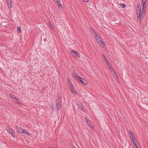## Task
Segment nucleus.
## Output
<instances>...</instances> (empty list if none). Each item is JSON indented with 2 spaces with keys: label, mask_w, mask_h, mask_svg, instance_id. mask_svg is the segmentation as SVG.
Returning <instances> with one entry per match:
<instances>
[{
  "label": "nucleus",
  "mask_w": 148,
  "mask_h": 148,
  "mask_svg": "<svg viewBox=\"0 0 148 148\" xmlns=\"http://www.w3.org/2000/svg\"><path fill=\"white\" fill-rule=\"evenodd\" d=\"M137 10L136 14L138 17L137 21L140 23H141L140 16L141 15V10L140 5L139 3H138L137 5Z\"/></svg>",
  "instance_id": "1"
},
{
  "label": "nucleus",
  "mask_w": 148,
  "mask_h": 148,
  "mask_svg": "<svg viewBox=\"0 0 148 148\" xmlns=\"http://www.w3.org/2000/svg\"><path fill=\"white\" fill-rule=\"evenodd\" d=\"M62 105L61 97H60L56 100V110L57 111H59L61 108Z\"/></svg>",
  "instance_id": "2"
},
{
  "label": "nucleus",
  "mask_w": 148,
  "mask_h": 148,
  "mask_svg": "<svg viewBox=\"0 0 148 148\" xmlns=\"http://www.w3.org/2000/svg\"><path fill=\"white\" fill-rule=\"evenodd\" d=\"M71 53L72 56L77 58H79L80 56V54L78 52L75 50H72L71 51Z\"/></svg>",
  "instance_id": "3"
},
{
  "label": "nucleus",
  "mask_w": 148,
  "mask_h": 148,
  "mask_svg": "<svg viewBox=\"0 0 148 148\" xmlns=\"http://www.w3.org/2000/svg\"><path fill=\"white\" fill-rule=\"evenodd\" d=\"M77 79L78 81L84 85H86V82L85 80L79 76H78Z\"/></svg>",
  "instance_id": "4"
},
{
  "label": "nucleus",
  "mask_w": 148,
  "mask_h": 148,
  "mask_svg": "<svg viewBox=\"0 0 148 148\" xmlns=\"http://www.w3.org/2000/svg\"><path fill=\"white\" fill-rule=\"evenodd\" d=\"M69 87L70 88V89L72 91V92L73 93H74L75 94H77V92L75 90H73V89L74 88V87L72 84L70 82L69 84Z\"/></svg>",
  "instance_id": "5"
},
{
  "label": "nucleus",
  "mask_w": 148,
  "mask_h": 148,
  "mask_svg": "<svg viewBox=\"0 0 148 148\" xmlns=\"http://www.w3.org/2000/svg\"><path fill=\"white\" fill-rule=\"evenodd\" d=\"M54 1L57 4L58 7L59 9H61L62 8V6L60 2V0H54Z\"/></svg>",
  "instance_id": "6"
},
{
  "label": "nucleus",
  "mask_w": 148,
  "mask_h": 148,
  "mask_svg": "<svg viewBox=\"0 0 148 148\" xmlns=\"http://www.w3.org/2000/svg\"><path fill=\"white\" fill-rule=\"evenodd\" d=\"M6 2L8 7L10 8H11L12 7V0H6Z\"/></svg>",
  "instance_id": "7"
},
{
  "label": "nucleus",
  "mask_w": 148,
  "mask_h": 148,
  "mask_svg": "<svg viewBox=\"0 0 148 148\" xmlns=\"http://www.w3.org/2000/svg\"><path fill=\"white\" fill-rule=\"evenodd\" d=\"M8 132L10 134H11L13 137H15V134L14 133L13 130H12V129H11V130H10V129H9L8 130Z\"/></svg>",
  "instance_id": "8"
},
{
  "label": "nucleus",
  "mask_w": 148,
  "mask_h": 148,
  "mask_svg": "<svg viewBox=\"0 0 148 148\" xmlns=\"http://www.w3.org/2000/svg\"><path fill=\"white\" fill-rule=\"evenodd\" d=\"M145 14V10H142V13H141V15L140 16V21H141V19H143L144 17V15Z\"/></svg>",
  "instance_id": "9"
},
{
  "label": "nucleus",
  "mask_w": 148,
  "mask_h": 148,
  "mask_svg": "<svg viewBox=\"0 0 148 148\" xmlns=\"http://www.w3.org/2000/svg\"><path fill=\"white\" fill-rule=\"evenodd\" d=\"M48 26L51 29H53V27L50 22H49L47 23Z\"/></svg>",
  "instance_id": "10"
},
{
  "label": "nucleus",
  "mask_w": 148,
  "mask_h": 148,
  "mask_svg": "<svg viewBox=\"0 0 148 148\" xmlns=\"http://www.w3.org/2000/svg\"><path fill=\"white\" fill-rule=\"evenodd\" d=\"M89 30L91 31H92V34L93 35H95V34H97L96 32L92 28H90L89 29Z\"/></svg>",
  "instance_id": "11"
},
{
  "label": "nucleus",
  "mask_w": 148,
  "mask_h": 148,
  "mask_svg": "<svg viewBox=\"0 0 148 148\" xmlns=\"http://www.w3.org/2000/svg\"><path fill=\"white\" fill-rule=\"evenodd\" d=\"M23 131V129L22 128L20 127H18L17 130L18 132L19 133H22Z\"/></svg>",
  "instance_id": "12"
},
{
  "label": "nucleus",
  "mask_w": 148,
  "mask_h": 148,
  "mask_svg": "<svg viewBox=\"0 0 148 148\" xmlns=\"http://www.w3.org/2000/svg\"><path fill=\"white\" fill-rule=\"evenodd\" d=\"M102 56H103L105 61L106 62H108V59H107L106 56L103 54H102Z\"/></svg>",
  "instance_id": "13"
},
{
  "label": "nucleus",
  "mask_w": 148,
  "mask_h": 148,
  "mask_svg": "<svg viewBox=\"0 0 148 148\" xmlns=\"http://www.w3.org/2000/svg\"><path fill=\"white\" fill-rule=\"evenodd\" d=\"M22 133H23L24 134H25L28 135L29 134V133L27 131L24 129H23V131Z\"/></svg>",
  "instance_id": "14"
},
{
  "label": "nucleus",
  "mask_w": 148,
  "mask_h": 148,
  "mask_svg": "<svg viewBox=\"0 0 148 148\" xmlns=\"http://www.w3.org/2000/svg\"><path fill=\"white\" fill-rule=\"evenodd\" d=\"M100 43L101 44H99L100 45L101 47L102 48H104L105 46V44L103 43L102 41L101 42V43Z\"/></svg>",
  "instance_id": "15"
},
{
  "label": "nucleus",
  "mask_w": 148,
  "mask_h": 148,
  "mask_svg": "<svg viewBox=\"0 0 148 148\" xmlns=\"http://www.w3.org/2000/svg\"><path fill=\"white\" fill-rule=\"evenodd\" d=\"M147 1V0H142V1L143 5H146Z\"/></svg>",
  "instance_id": "16"
},
{
  "label": "nucleus",
  "mask_w": 148,
  "mask_h": 148,
  "mask_svg": "<svg viewBox=\"0 0 148 148\" xmlns=\"http://www.w3.org/2000/svg\"><path fill=\"white\" fill-rule=\"evenodd\" d=\"M94 36L96 39L97 40H98V38H99V36L97 35V34H95V35H94Z\"/></svg>",
  "instance_id": "17"
},
{
  "label": "nucleus",
  "mask_w": 148,
  "mask_h": 148,
  "mask_svg": "<svg viewBox=\"0 0 148 148\" xmlns=\"http://www.w3.org/2000/svg\"><path fill=\"white\" fill-rule=\"evenodd\" d=\"M10 96L11 98H12V99H15L16 98V97L14 95H13L10 94Z\"/></svg>",
  "instance_id": "18"
},
{
  "label": "nucleus",
  "mask_w": 148,
  "mask_h": 148,
  "mask_svg": "<svg viewBox=\"0 0 148 148\" xmlns=\"http://www.w3.org/2000/svg\"><path fill=\"white\" fill-rule=\"evenodd\" d=\"M132 143L134 148H138V147L137 146L136 144L135 143V142H134Z\"/></svg>",
  "instance_id": "19"
},
{
  "label": "nucleus",
  "mask_w": 148,
  "mask_h": 148,
  "mask_svg": "<svg viewBox=\"0 0 148 148\" xmlns=\"http://www.w3.org/2000/svg\"><path fill=\"white\" fill-rule=\"evenodd\" d=\"M97 40L99 44H101L100 43H101V42H102V40L100 38H98V40Z\"/></svg>",
  "instance_id": "20"
},
{
  "label": "nucleus",
  "mask_w": 148,
  "mask_h": 148,
  "mask_svg": "<svg viewBox=\"0 0 148 148\" xmlns=\"http://www.w3.org/2000/svg\"><path fill=\"white\" fill-rule=\"evenodd\" d=\"M85 121L88 123L90 124V121L87 118H85Z\"/></svg>",
  "instance_id": "21"
},
{
  "label": "nucleus",
  "mask_w": 148,
  "mask_h": 148,
  "mask_svg": "<svg viewBox=\"0 0 148 148\" xmlns=\"http://www.w3.org/2000/svg\"><path fill=\"white\" fill-rule=\"evenodd\" d=\"M79 108L81 110H83V108L82 105L81 104H80L79 105Z\"/></svg>",
  "instance_id": "22"
},
{
  "label": "nucleus",
  "mask_w": 148,
  "mask_h": 148,
  "mask_svg": "<svg viewBox=\"0 0 148 148\" xmlns=\"http://www.w3.org/2000/svg\"><path fill=\"white\" fill-rule=\"evenodd\" d=\"M130 134V135H131V136H133V134L131 130H130L129 132V134Z\"/></svg>",
  "instance_id": "23"
},
{
  "label": "nucleus",
  "mask_w": 148,
  "mask_h": 148,
  "mask_svg": "<svg viewBox=\"0 0 148 148\" xmlns=\"http://www.w3.org/2000/svg\"><path fill=\"white\" fill-rule=\"evenodd\" d=\"M21 28L20 27H18L17 28V30L18 32H21Z\"/></svg>",
  "instance_id": "24"
},
{
  "label": "nucleus",
  "mask_w": 148,
  "mask_h": 148,
  "mask_svg": "<svg viewBox=\"0 0 148 148\" xmlns=\"http://www.w3.org/2000/svg\"><path fill=\"white\" fill-rule=\"evenodd\" d=\"M121 4V6L122 8H124L125 7V5L124 4L122 3Z\"/></svg>",
  "instance_id": "25"
},
{
  "label": "nucleus",
  "mask_w": 148,
  "mask_h": 148,
  "mask_svg": "<svg viewBox=\"0 0 148 148\" xmlns=\"http://www.w3.org/2000/svg\"><path fill=\"white\" fill-rule=\"evenodd\" d=\"M145 8L146 6H145V5H143L142 10H145Z\"/></svg>",
  "instance_id": "26"
},
{
  "label": "nucleus",
  "mask_w": 148,
  "mask_h": 148,
  "mask_svg": "<svg viewBox=\"0 0 148 148\" xmlns=\"http://www.w3.org/2000/svg\"><path fill=\"white\" fill-rule=\"evenodd\" d=\"M131 141L132 143L135 142L134 140V138L133 137H132V139H131Z\"/></svg>",
  "instance_id": "27"
},
{
  "label": "nucleus",
  "mask_w": 148,
  "mask_h": 148,
  "mask_svg": "<svg viewBox=\"0 0 148 148\" xmlns=\"http://www.w3.org/2000/svg\"><path fill=\"white\" fill-rule=\"evenodd\" d=\"M73 75L75 76V77H76L77 78L78 77V75H77V74L75 73H73Z\"/></svg>",
  "instance_id": "28"
},
{
  "label": "nucleus",
  "mask_w": 148,
  "mask_h": 148,
  "mask_svg": "<svg viewBox=\"0 0 148 148\" xmlns=\"http://www.w3.org/2000/svg\"><path fill=\"white\" fill-rule=\"evenodd\" d=\"M67 81H68V84H69V83H70V82H71V80H70V79L69 78H67Z\"/></svg>",
  "instance_id": "29"
},
{
  "label": "nucleus",
  "mask_w": 148,
  "mask_h": 148,
  "mask_svg": "<svg viewBox=\"0 0 148 148\" xmlns=\"http://www.w3.org/2000/svg\"><path fill=\"white\" fill-rule=\"evenodd\" d=\"M17 101L18 102V103L19 104H20L21 103V102L20 100V99L19 100H18Z\"/></svg>",
  "instance_id": "30"
},
{
  "label": "nucleus",
  "mask_w": 148,
  "mask_h": 148,
  "mask_svg": "<svg viewBox=\"0 0 148 148\" xmlns=\"http://www.w3.org/2000/svg\"><path fill=\"white\" fill-rule=\"evenodd\" d=\"M51 110H53V104H52V105H51Z\"/></svg>",
  "instance_id": "31"
},
{
  "label": "nucleus",
  "mask_w": 148,
  "mask_h": 148,
  "mask_svg": "<svg viewBox=\"0 0 148 148\" xmlns=\"http://www.w3.org/2000/svg\"><path fill=\"white\" fill-rule=\"evenodd\" d=\"M107 62V64L108 66H110L109 65H110V64H109V62H108H108Z\"/></svg>",
  "instance_id": "32"
},
{
  "label": "nucleus",
  "mask_w": 148,
  "mask_h": 148,
  "mask_svg": "<svg viewBox=\"0 0 148 148\" xmlns=\"http://www.w3.org/2000/svg\"><path fill=\"white\" fill-rule=\"evenodd\" d=\"M83 1L85 2H87L89 1V0H83Z\"/></svg>",
  "instance_id": "33"
},
{
  "label": "nucleus",
  "mask_w": 148,
  "mask_h": 148,
  "mask_svg": "<svg viewBox=\"0 0 148 148\" xmlns=\"http://www.w3.org/2000/svg\"><path fill=\"white\" fill-rule=\"evenodd\" d=\"M15 99V100H16L17 101L18 100H19V99H18V98H16H16H15V99Z\"/></svg>",
  "instance_id": "34"
},
{
  "label": "nucleus",
  "mask_w": 148,
  "mask_h": 148,
  "mask_svg": "<svg viewBox=\"0 0 148 148\" xmlns=\"http://www.w3.org/2000/svg\"><path fill=\"white\" fill-rule=\"evenodd\" d=\"M133 136H131V135H130V139H132V137H133Z\"/></svg>",
  "instance_id": "35"
},
{
  "label": "nucleus",
  "mask_w": 148,
  "mask_h": 148,
  "mask_svg": "<svg viewBox=\"0 0 148 148\" xmlns=\"http://www.w3.org/2000/svg\"><path fill=\"white\" fill-rule=\"evenodd\" d=\"M73 148H76V147H73Z\"/></svg>",
  "instance_id": "36"
}]
</instances>
